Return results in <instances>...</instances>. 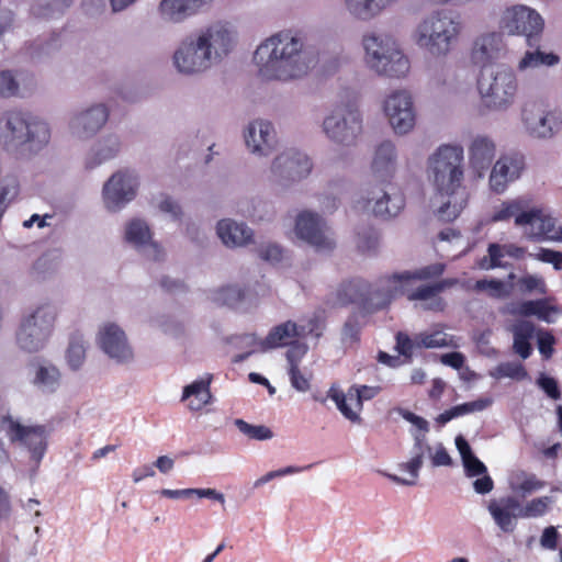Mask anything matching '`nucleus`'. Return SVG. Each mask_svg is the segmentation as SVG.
<instances>
[{
    "label": "nucleus",
    "mask_w": 562,
    "mask_h": 562,
    "mask_svg": "<svg viewBox=\"0 0 562 562\" xmlns=\"http://www.w3.org/2000/svg\"><path fill=\"white\" fill-rule=\"evenodd\" d=\"M456 447L461 456L462 464L468 476H480L487 472L485 464L474 456L470 445L462 436L456 438Z\"/></svg>",
    "instance_id": "obj_46"
},
{
    "label": "nucleus",
    "mask_w": 562,
    "mask_h": 562,
    "mask_svg": "<svg viewBox=\"0 0 562 562\" xmlns=\"http://www.w3.org/2000/svg\"><path fill=\"white\" fill-rule=\"evenodd\" d=\"M505 313L521 317L536 316L540 321L551 323V316L558 314V308L550 305L548 300L541 299L510 303L505 307Z\"/></svg>",
    "instance_id": "obj_39"
},
{
    "label": "nucleus",
    "mask_w": 562,
    "mask_h": 562,
    "mask_svg": "<svg viewBox=\"0 0 562 562\" xmlns=\"http://www.w3.org/2000/svg\"><path fill=\"white\" fill-rule=\"evenodd\" d=\"M258 256L269 262L276 263L283 258V249L276 243H263L257 248Z\"/></svg>",
    "instance_id": "obj_61"
},
{
    "label": "nucleus",
    "mask_w": 562,
    "mask_h": 562,
    "mask_svg": "<svg viewBox=\"0 0 562 562\" xmlns=\"http://www.w3.org/2000/svg\"><path fill=\"white\" fill-rule=\"evenodd\" d=\"M381 392L378 385L352 384L347 392L339 385L333 384L327 391V397L335 404L340 414L353 424H361L363 402L374 398Z\"/></svg>",
    "instance_id": "obj_21"
},
{
    "label": "nucleus",
    "mask_w": 562,
    "mask_h": 562,
    "mask_svg": "<svg viewBox=\"0 0 562 562\" xmlns=\"http://www.w3.org/2000/svg\"><path fill=\"white\" fill-rule=\"evenodd\" d=\"M417 344L418 348H441L458 346L452 336H449L439 329L419 334Z\"/></svg>",
    "instance_id": "obj_49"
},
{
    "label": "nucleus",
    "mask_w": 562,
    "mask_h": 562,
    "mask_svg": "<svg viewBox=\"0 0 562 562\" xmlns=\"http://www.w3.org/2000/svg\"><path fill=\"white\" fill-rule=\"evenodd\" d=\"M512 331L514 335L513 348L515 352L522 359H527L532 350L529 339L535 333V325L529 321L521 319L513 325Z\"/></svg>",
    "instance_id": "obj_45"
},
{
    "label": "nucleus",
    "mask_w": 562,
    "mask_h": 562,
    "mask_svg": "<svg viewBox=\"0 0 562 562\" xmlns=\"http://www.w3.org/2000/svg\"><path fill=\"white\" fill-rule=\"evenodd\" d=\"M211 382L212 375L204 374L183 387L181 401L188 402L187 407L189 411H201L212 402L213 396L210 390Z\"/></svg>",
    "instance_id": "obj_40"
},
{
    "label": "nucleus",
    "mask_w": 562,
    "mask_h": 562,
    "mask_svg": "<svg viewBox=\"0 0 562 562\" xmlns=\"http://www.w3.org/2000/svg\"><path fill=\"white\" fill-rule=\"evenodd\" d=\"M445 271V265L437 262L414 272H403L379 279L375 286L372 288L374 304L382 306L390 303L394 297L403 293H408L414 280H427L439 277Z\"/></svg>",
    "instance_id": "obj_18"
},
{
    "label": "nucleus",
    "mask_w": 562,
    "mask_h": 562,
    "mask_svg": "<svg viewBox=\"0 0 562 562\" xmlns=\"http://www.w3.org/2000/svg\"><path fill=\"white\" fill-rule=\"evenodd\" d=\"M319 128L322 135L335 146H356L363 134V113L358 93L351 89L337 92L322 119Z\"/></svg>",
    "instance_id": "obj_5"
},
{
    "label": "nucleus",
    "mask_w": 562,
    "mask_h": 562,
    "mask_svg": "<svg viewBox=\"0 0 562 562\" xmlns=\"http://www.w3.org/2000/svg\"><path fill=\"white\" fill-rule=\"evenodd\" d=\"M400 415L406 420L408 422L409 424H412L413 426V429L411 430V434L414 438V443H416V438H420L422 442H423V446L425 448H427V439H426V435L427 432L429 431V424L428 422L412 413V412H408V411H404V409H401L400 411Z\"/></svg>",
    "instance_id": "obj_54"
},
{
    "label": "nucleus",
    "mask_w": 562,
    "mask_h": 562,
    "mask_svg": "<svg viewBox=\"0 0 562 562\" xmlns=\"http://www.w3.org/2000/svg\"><path fill=\"white\" fill-rule=\"evenodd\" d=\"M476 89L485 110L506 112L516 103L519 80L516 71L503 64L481 71Z\"/></svg>",
    "instance_id": "obj_8"
},
{
    "label": "nucleus",
    "mask_w": 562,
    "mask_h": 562,
    "mask_svg": "<svg viewBox=\"0 0 562 562\" xmlns=\"http://www.w3.org/2000/svg\"><path fill=\"white\" fill-rule=\"evenodd\" d=\"M234 424L237 429L249 439L263 441L273 438L272 430L265 425H252L244 419H235Z\"/></svg>",
    "instance_id": "obj_53"
},
{
    "label": "nucleus",
    "mask_w": 562,
    "mask_h": 562,
    "mask_svg": "<svg viewBox=\"0 0 562 562\" xmlns=\"http://www.w3.org/2000/svg\"><path fill=\"white\" fill-rule=\"evenodd\" d=\"M560 63V57L554 53L540 49L526 50L517 63V70L526 72L540 66L553 67Z\"/></svg>",
    "instance_id": "obj_44"
},
{
    "label": "nucleus",
    "mask_w": 562,
    "mask_h": 562,
    "mask_svg": "<svg viewBox=\"0 0 562 562\" xmlns=\"http://www.w3.org/2000/svg\"><path fill=\"white\" fill-rule=\"evenodd\" d=\"M155 207L168 215L172 221H178L182 217V209L180 204L166 194H160L154 202Z\"/></svg>",
    "instance_id": "obj_58"
},
{
    "label": "nucleus",
    "mask_w": 562,
    "mask_h": 562,
    "mask_svg": "<svg viewBox=\"0 0 562 562\" xmlns=\"http://www.w3.org/2000/svg\"><path fill=\"white\" fill-rule=\"evenodd\" d=\"M496 379L501 378H513L522 380L527 376V372L519 363L505 362L498 364L495 370L491 373Z\"/></svg>",
    "instance_id": "obj_59"
},
{
    "label": "nucleus",
    "mask_w": 562,
    "mask_h": 562,
    "mask_svg": "<svg viewBox=\"0 0 562 562\" xmlns=\"http://www.w3.org/2000/svg\"><path fill=\"white\" fill-rule=\"evenodd\" d=\"M236 29L228 22L214 21L182 38L171 55V65L183 77H196L222 65L235 50Z\"/></svg>",
    "instance_id": "obj_2"
},
{
    "label": "nucleus",
    "mask_w": 562,
    "mask_h": 562,
    "mask_svg": "<svg viewBox=\"0 0 562 562\" xmlns=\"http://www.w3.org/2000/svg\"><path fill=\"white\" fill-rule=\"evenodd\" d=\"M139 188L140 177L135 169L120 168L115 170L101 188L100 199L103 210L109 214L122 212L137 198Z\"/></svg>",
    "instance_id": "obj_12"
},
{
    "label": "nucleus",
    "mask_w": 562,
    "mask_h": 562,
    "mask_svg": "<svg viewBox=\"0 0 562 562\" xmlns=\"http://www.w3.org/2000/svg\"><path fill=\"white\" fill-rule=\"evenodd\" d=\"M300 337L312 336L318 339L325 329V316L323 312H314L299 325Z\"/></svg>",
    "instance_id": "obj_52"
},
{
    "label": "nucleus",
    "mask_w": 562,
    "mask_h": 562,
    "mask_svg": "<svg viewBox=\"0 0 562 562\" xmlns=\"http://www.w3.org/2000/svg\"><path fill=\"white\" fill-rule=\"evenodd\" d=\"M474 289L477 291H485L488 295L496 299L507 297L510 294V290L505 282L495 279L479 280L475 282Z\"/></svg>",
    "instance_id": "obj_57"
},
{
    "label": "nucleus",
    "mask_w": 562,
    "mask_h": 562,
    "mask_svg": "<svg viewBox=\"0 0 562 562\" xmlns=\"http://www.w3.org/2000/svg\"><path fill=\"white\" fill-rule=\"evenodd\" d=\"M463 161L464 150L458 144H442L427 159V179L436 191L434 205L441 221L456 220L467 205Z\"/></svg>",
    "instance_id": "obj_3"
},
{
    "label": "nucleus",
    "mask_w": 562,
    "mask_h": 562,
    "mask_svg": "<svg viewBox=\"0 0 562 562\" xmlns=\"http://www.w3.org/2000/svg\"><path fill=\"white\" fill-rule=\"evenodd\" d=\"M495 140L484 134L474 135L468 145V164L471 172L479 179L485 176L496 157Z\"/></svg>",
    "instance_id": "obj_27"
},
{
    "label": "nucleus",
    "mask_w": 562,
    "mask_h": 562,
    "mask_svg": "<svg viewBox=\"0 0 562 562\" xmlns=\"http://www.w3.org/2000/svg\"><path fill=\"white\" fill-rule=\"evenodd\" d=\"M212 0H160L157 5L159 19L168 24H180L198 14Z\"/></svg>",
    "instance_id": "obj_30"
},
{
    "label": "nucleus",
    "mask_w": 562,
    "mask_h": 562,
    "mask_svg": "<svg viewBox=\"0 0 562 562\" xmlns=\"http://www.w3.org/2000/svg\"><path fill=\"white\" fill-rule=\"evenodd\" d=\"M554 503L553 497L542 496L537 497L528 503L524 507L519 506L518 516L520 518H537L543 516Z\"/></svg>",
    "instance_id": "obj_50"
},
{
    "label": "nucleus",
    "mask_w": 562,
    "mask_h": 562,
    "mask_svg": "<svg viewBox=\"0 0 562 562\" xmlns=\"http://www.w3.org/2000/svg\"><path fill=\"white\" fill-rule=\"evenodd\" d=\"M1 428L12 442H20L30 453V459L36 468L47 448L48 431L42 425H23L11 416L3 417Z\"/></svg>",
    "instance_id": "obj_20"
},
{
    "label": "nucleus",
    "mask_w": 562,
    "mask_h": 562,
    "mask_svg": "<svg viewBox=\"0 0 562 562\" xmlns=\"http://www.w3.org/2000/svg\"><path fill=\"white\" fill-rule=\"evenodd\" d=\"M31 112L8 110L0 115V143L9 150H20Z\"/></svg>",
    "instance_id": "obj_26"
},
{
    "label": "nucleus",
    "mask_w": 562,
    "mask_h": 562,
    "mask_svg": "<svg viewBox=\"0 0 562 562\" xmlns=\"http://www.w3.org/2000/svg\"><path fill=\"white\" fill-rule=\"evenodd\" d=\"M50 139L49 122L45 117L32 113L20 150L36 155L49 145Z\"/></svg>",
    "instance_id": "obj_34"
},
{
    "label": "nucleus",
    "mask_w": 562,
    "mask_h": 562,
    "mask_svg": "<svg viewBox=\"0 0 562 562\" xmlns=\"http://www.w3.org/2000/svg\"><path fill=\"white\" fill-rule=\"evenodd\" d=\"M36 89L32 75L0 70V98L26 97Z\"/></svg>",
    "instance_id": "obj_36"
},
{
    "label": "nucleus",
    "mask_w": 562,
    "mask_h": 562,
    "mask_svg": "<svg viewBox=\"0 0 562 562\" xmlns=\"http://www.w3.org/2000/svg\"><path fill=\"white\" fill-rule=\"evenodd\" d=\"M426 450L423 446L420 438H416V443L413 445L411 457L407 461L400 462L396 468L404 475L384 472L383 475L393 483L401 486H414L417 484L419 471L424 464Z\"/></svg>",
    "instance_id": "obj_32"
},
{
    "label": "nucleus",
    "mask_w": 562,
    "mask_h": 562,
    "mask_svg": "<svg viewBox=\"0 0 562 562\" xmlns=\"http://www.w3.org/2000/svg\"><path fill=\"white\" fill-rule=\"evenodd\" d=\"M291 386L300 393H306L311 390L312 373L301 366L286 368Z\"/></svg>",
    "instance_id": "obj_55"
},
{
    "label": "nucleus",
    "mask_w": 562,
    "mask_h": 562,
    "mask_svg": "<svg viewBox=\"0 0 562 562\" xmlns=\"http://www.w3.org/2000/svg\"><path fill=\"white\" fill-rule=\"evenodd\" d=\"M507 42L501 30H485L477 33L469 48V59L473 66L486 69L507 54Z\"/></svg>",
    "instance_id": "obj_22"
},
{
    "label": "nucleus",
    "mask_w": 562,
    "mask_h": 562,
    "mask_svg": "<svg viewBox=\"0 0 562 562\" xmlns=\"http://www.w3.org/2000/svg\"><path fill=\"white\" fill-rule=\"evenodd\" d=\"M318 52L297 31H281L262 41L254 53V64L267 80H301L318 64Z\"/></svg>",
    "instance_id": "obj_1"
},
{
    "label": "nucleus",
    "mask_w": 562,
    "mask_h": 562,
    "mask_svg": "<svg viewBox=\"0 0 562 562\" xmlns=\"http://www.w3.org/2000/svg\"><path fill=\"white\" fill-rule=\"evenodd\" d=\"M122 149L120 135L109 133L99 138L85 157L86 169L93 170L119 156Z\"/></svg>",
    "instance_id": "obj_35"
},
{
    "label": "nucleus",
    "mask_w": 562,
    "mask_h": 562,
    "mask_svg": "<svg viewBox=\"0 0 562 562\" xmlns=\"http://www.w3.org/2000/svg\"><path fill=\"white\" fill-rule=\"evenodd\" d=\"M520 228L531 241H562V227H555L554 218L530 195H519L494 206L491 222H508Z\"/></svg>",
    "instance_id": "obj_4"
},
{
    "label": "nucleus",
    "mask_w": 562,
    "mask_h": 562,
    "mask_svg": "<svg viewBox=\"0 0 562 562\" xmlns=\"http://www.w3.org/2000/svg\"><path fill=\"white\" fill-rule=\"evenodd\" d=\"M524 170L522 159L515 156H502L493 165L488 187L491 191L497 194L504 193L509 183L516 181Z\"/></svg>",
    "instance_id": "obj_29"
},
{
    "label": "nucleus",
    "mask_w": 562,
    "mask_h": 562,
    "mask_svg": "<svg viewBox=\"0 0 562 562\" xmlns=\"http://www.w3.org/2000/svg\"><path fill=\"white\" fill-rule=\"evenodd\" d=\"M207 299L217 305L240 307L250 302L247 289L239 283H225L207 291Z\"/></svg>",
    "instance_id": "obj_38"
},
{
    "label": "nucleus",
    "mask_w": 562,
    "mask_h": 562,
    "mask_svg": "<svg viewBox=\"0 0 562 562\" xmlns=\"http://www.w3.org/2000/svg\"><path fill=\"white\" fill-rule=\"evenodd\" d=\"M464 32L462 18L449 10L437 9L425 15L413 32L415 44L435 58L449 56Z\"/></svg>",
    "instance_id": "obj_6"
},
{
    "label": "nucleus",
    "mask_w": 562,
    "mask_h": 562,
    "mask_svg": "<svg viewBox=\"0 0 562 562\" xmlns=\"http://www.w3.org/2000/svg\"><path fill=\"white\" fill-rule=\"evenodd\" d=\"M426 454L430 458L434 467H447L450 465L452 460L442 443H437L430 447L427 443Z\"/></svg>",
    "instance_id": "obj_60"
},
{
    "label": "nucleus",
    "mask_w": 562,
    "mask_h": 562,
    "mask_svg": "<svg viewBox=\"0 0 562 562\" xmlns=\"http://www.w3.org/2000/svg\"><path fill=\"white\" fill-rule=\"evenodd\" d=\"M501 32L509 36H524L527 43L538 37L544 30V19L533 8L521 3L504 7L498 15Z\"/></svg>",
    "instance_id": "obj_16"
},
{
    "label": "nucleus",
    "mask_w": 562,
    "mask_h": 562,
    "mask_svg": "<svg viewBox=\"0 0 562 562\" xmlns=\"http://www.w3.org/2000/svg\"><path fill=\"white\" fill-rule=\"evenodd\" d=\"M301 471H302V468L294 467V465H289V467H285V468H282V469L269 471L266 474H263L260 477H258L254 482V487L255 488H259V487L263 486L265 484L269 483L270 481H272L274 479L282 477V476H285V475L295 474V473H299Z\"/></svg>",
    "instance_id": "obj_62"
},
{
    "label": "nucleus",
    "mask_w": 562,
    "mask_h": 562,
    "mask_svg": "<svg viewBox=\"0 0 562 562\" xmlns=\"http://www.w3.org/2000/svg\"><path fill=\"white\" fill-rule=\"evenodd\" d=\"M312 171L313 161L305 153L288 148L272 159L269 177L274 186L288 189L308 178Z\"/></svg>",
    "instance_id": "obj_17"
},
{
    "label": "nucleus",
    "mask_w": 562,
    "mask_h": 562,
    "mask_svg": "<svg viewBox=\"0 0 562 562\" xmlns=\"http://www.w3.org/2000/svg\"><path fill=\"white\" fill-rule=\"evenodd\" d=\"M58 318L56 305L43 302L29 308L15 331L16 347L26 353L43 350L49 342Z\"/></svg>",
    "instance_id": "obj_9"
},
{
    "label": "nucleus",
    "mask_w": 562,
    "mask_h": 562,
    "mask_svg": "<svg viewBox=\"0 0 562 562\" xmlns=\"http://www.w3.org/2000/svg\"><path fill=\"white\" fill-rule=\"evenodd\" d=\"M517 286L524 293L547 294L548 288L543 277L539 274L525 273L517 279Z\"/></svg>",
    "instance_id": "obj_56"
},
{
    "label": "nucleus",
    "mask_w": 562,
    "mask_h": 562,
    "mask_svg": "<svg viewBox=\"0 0 562 562\" xmlns=\"http://www.w3.org/2000/svg\"><path fill=\"white\" fill-rule=\"evenodd\" d=\"M398 169V148L392 139L378 143L372 151L370 171L382 182H390Z\"/></svg>",
    "instance_id": "obj_25"
},
{
    "label": "nucleus",
    "mask_w": 562,
    "mask_h": 562,
    "mask_svg": "<svg viewBox=\"0 0 562 562\" xmlns=\"http://www.w3.org/2000/svg\"><path fill=\"white\" fill-rule=\"evenodd\" d=\"M492 404L491 398H479L473 402L463 403L453 407L456 417L482 412Z\"/></svg>",
    "instance_id": "obj_63"
},
{
    "label": "nucleus",
    "mask_w": 562,
    "mask_h": 562,
    "mask_svg": "<svg viewBox=\"0 0 562 562\" xmlns=\"http://www.w3.org/2000/svg\"><path fill=\"white\" fill-rule=\"evenodd\" d=\"M439 294V291L432 283L420 285L408 292L407 297L411 301L418 302L423 310L441 312L446 307V302Z\"/></svg>",
    "instance_id": "obj_42"
},
{
    "label": "nucleus",
    "mask_w": 562,
    "mask_h": 562,
    "mask_svg": "<svg viewBox=\"0 0 562 562\" xmlns=\"http://www.w3.org/2000/svg\"><path fill=\"white\" fill-rule=\"evenodd\" d=\"M362 61L375 76L403 79L411 71V60L396 37L380 31H367L361 36Z\"/></svg>",
    "instance_id": "obj_7"
},
{
    "label": "nucleus",
    "mask_w": 562,
    "mask_h": 562,
    "mask_svg": "<svg viewBox=\"0 0 562 562\" xmlns=\"http://www.w3.org/2000/svg\"><path fill=\"white\" fill-rule=\"evenodd\" d=\"M510 490L521 497H526L544 487V482L537 479L536 475L518 471L512 474L509 479Z\"/></svg>",
    "instance_id": "obj_48"
},
{
    "label": "nucleus",
    "mask_w": 562,
    "mask_h": 562,
    "mask_svg": "<svg viewBox=\"0 0 562 562\" xmlns=\"http://www.w3.org/2000/svg\"><path fill=\"white\" fill-rule=\"evenodd\" d=\"M381 111L396 136H407L417 127V106L413 93L407 89L397 88L385 93L381 101Z\"/></svg>",
    "instance_id": "obj_11"
},
{
    "label": "nucleus",
    "mask_w": 562,
    "mask_h": 562,
    "mask_svg": "<svg viewBox=\"0 0 562 562\" xmlns=\"http://www.w3.org/2000/svg\"><path fill=\"white\" fill-rule=\"evenodd\" d=\"M111 110L105 102H91L74 111L67 123L69 135L88 142L103 131L110 120Z\"/></svg>",
    "instance_id": "obj_19"
},
{
    "label": "nucleus",
    "mask_w": 562,
    "mask_h": 562,
    "mask_svg": "<svg viewBox=\"0 0 562 562\" xmlns=\"http://www.w3.org/2000/svg\"><path fill=\"white\" fill-rule=\"evenodd\" d=\"M87 350L88 341L82 335L76 334L70 337L65 350V362L70 371L78 372L83 368L87 359Z\"/></svg>",
    "instance_id": "obj_43"
},
{
    "label": "nucleus",
    "mask_w": 562,
    "mask_h": 562,
    "mask_svg": "<svg viewBox=\"0 0 562 562\" xmlns=\"http://www.w3.org/2000/svg\"><path fill=\"white\" fill-rule=\"evenodd\" d=\"M494 522L504 532H513L516 528V518H518L519 502L513 497H505L499 501L492 499L487 505Z\"/></svg>",
    "instance_id": "obj_37"
},
{
    "label": "nucleus",
    "mask_w": 562,
    "mask_h": 562,
    "mask_svg": "<svg viewBox=\"0 0 562 562\" xmlns=\"http://www.w3.org/2000/svg\"><path fill=\"white\" fill-rule=\"evenodd\" d=\"M386 183L384 189L373 191L370 193L371 196L359 200L360 207L385 218L398 215L405 206V198L390 182Z\"/></svg>",
    "instance_id": "obj_24"
},
{
    "label": "nucleus",
    "mask_w": 562,
    "mask_h": 562,
    "mask_svg": "<svg viewBox=\"0 0 562 562\" xmlns=\"http://www.w3.org/2000/svg\"><path fill=\"white\" fill-rule=\"evenodd\" d=\"M122 240L149 261L161 262L167 258L165 247L156 239L154 227L145 217L133 216L126 220L122 229Z\"/></svg>",
    "instance_id": "obj_15"
},
{
    "label": "nucleus",
    "mask_w": 562,
    "mask_h": 562,
    "mask_svg": "<svg viewBox=\"0 0 562 562\" xmlns=\"http://www.w3.org/2000/svg\"><path fill=\"white\" fill-rule=\"evenodd\" d=\"M401 0H341L342 12L352 21L370 22L396 5Z\"/></svg>",
    "instance_id": "obj_31"
},
{
    "label": "nucleus",
    "mask_w": 562,
    "mask_h": 562,
    "mask_svg": "<svg viewBox=\"0 0 562 562\" xmlns=\"http://www.w3.org/2000/svg\"><path fill=\"white\" fill-rule=\"evenodd\" d=\"M342 303L370 302L374 304L372 286L362 280H353L342 285Z\"/></svg>",
    "instance_id": "obj_47"
},
{
    "label": "nucleus",
    "mask_w": 562,
    "mask_h": 562,
    "mask_svg": "<svg viewBox=\"0 0 562 562\" xmlns=\"http://www.w3.org/2000/svg\"><path fill=\"white\" fill-rule=\"evenodd\" d=\"M300 337L299 325L292 321L272 327L266 338L258 339L250 336L252 349L250 352H266L271 349L291 345L294 338Z\"/></svg>",
    "instance_id": "obj_33"
},
{
    "label": "nucleus",
    "mask_w": 562,
    "mask_h": 562,
    "mask_svg": "<svg viewBox=\"0 0 562 562\" xmlns=\"http://www.w3.org/2000/svg\"><path fill=\"white\" fill-rule=\"evenodd\" d=\"M60 380V370L55 364L45 362L34 369L32 383L42 392L53 393L59 387Z\"/></svg>",
    "instance_id": "obj_41"
},
{
    "label": "nucleus",
    "mask_w": 562,
    "mask_h": 562,
    "mask_svg": "<svg viewBox=\"0 0 562 562\" xmlns=\"http://www.w3.org/2000/svg\"><path fill=\"white\" fill-rule=\"evenodd\" d=\"M95 345L116 366L130 367L136 361L134 345L125 328L116 322L106 321L99 325Z\"/></svg>",
    "instance_id": "obj_14"
},
{
    "label": "nucleus",
    "mask_w": 562,
    "mask_h": 562,
    "mask_svg": "<svg viewBox=\"0 0 562 562\" xmlns=\"http://www.w3.org/2000/svg\"><path fill=\"white\" fill-rule=\"evenodd\" d=\"M72 0H35L32 12L38 18H50L63 12Z\"/></svg>",
    "instance_id": "obj_51"
},
{
    "label": "nucleus",
    "mask_w": 562,
    "mask_h": 562,
    "mask_svg": "<svg viewBox=\"0 0 562 562\" xmlns=\"http://www.w3.org/2000/svg\"><path fill=\"white\" fill-rule=\"evenodd\" d=\"M215 234L228 249L244 248L255 243V231L247 223L231 217L216 222Z\"/></svg>",
    "instance_id": "obj_28"
},
{
    "label": "nucleus",
    "mask_w": 562,
    "mask_h": 562,
    "mask_svg": "<svg viewBox=\"0 0 562 562\" xmlns=\"http://www.w3.org/2000/svg\"><path fill=\"white\" fill-rule=\"evenodd\" d=\"M379 247V237L373 232L360 233L357 237V248L362 254H372Z\"/></svg>",
    "instance_id": "obj_64"
},
{
    "label": "nucleus",
    "mask_w": 562,
    "mask_h": 562,
    "mask_svg": "<svg viewBox=\"0 0 562 562\" xmlns=\"http://www.w3.org/2000/svg\"><path fill=\"white\" fill-rule=\"evenodd\" d=\"M243 140L251 156L267 158L276 150L278 144L276 127L268 120L255 119L244 127Z\"/></svg>",
    "instance_id": "obj_23"
},
{
    "label": "nucleus",
    "mask_w": 562,
    "mask_h": 562,
    "mask_svg": "<svg viewBox=\"0 0 562 562\" xmlns=\"http://www.w3.org/2000/svg\"><path fill=\"white\" fill-rule=\"evenodd\" d=\"M288 235L318 252H330L337 246L335 234L325 217L308 207L294 211Z\"/></svg>",
    "instance_id": "obj_10"
},
{
    "label": "nucleus",
    "mask_w": 562,
    "mask_h": 562,
    "mask_svg": "<svg viewBox=\"0 0 562 562\" xmlns=\"http://www.w3.org/2000/svg\"><path fill=\"white\" fill-rule=\"evenodd\" d=\"M522 132L536 140H551L562 131V111L554 106L530 102L520 112Z\"/></svg>",
    "instance_id": "obj_13"
}]
</instances>
